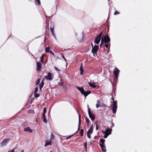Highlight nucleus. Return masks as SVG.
Here are the masks:
<instances>
[{
  "mask_svg": "<svg viewBox=\"0 0 152 152\" xmlns=\"http://www.w3.org/2000/svg\"><path fill=\"white\" fill-rule=\"evenodd\" d=\"M54 27V26H53L52 27H51V26L50 27V31L51 32L52 34H53V30Z\"/></svg>",
  "mask_w": 152,
  "mask_h": 152,
  "instance_id": "obj_24",
  "label": "nucleus"
},
{
  "mask_svg": "<svg viewBox=\"0 0 152 152\" xmlns=\"http://www.w3.org/2000/svg\"><path fill=\"white\" fill-rule=\"evenodd\" d=\"M35 4L38 6L40 4V2L39 0H36L35 1Z\"/></svg>",
  "mask_w": 152,
  "mask_h": 152,
  "instance_id": "obj_20",
  "label": "nucleus"
},
{
  "mask_svg": "<svg viewBox=\"0 0 152 152\" xmlns=\"http://www.w3.org/2000/svg\"><path fill=\"white\" fill-rule=\"evenodd\" d=\"M31 110H29L28 111V113H31Z\"/></svg>",
  "mask_w": 152,
  "mask_h": 152,
  "instance_id": "obj_50",
  "label": "nucleus"
},
{
  "mask_svg": "<svg viewBox=\"0 0 152 152\" xmlns=\"http://www.w3.org/2000/svg\"><path fill=\"white\" fill-rule=\"evenodd\" d=\"M52 35H53V36L54 37V34H53H53H52Z\"/></svg>",
  "mask_w": 152,
  "mask_h": 152,
  "instance_id": "obj_53",
  "label": "nucleus"
},
{
  "mask_svg": "<svg viewBox=\"0 0 152 152\" xmlns=\"http://www.w3.org/2000/svg\"><path fill=\"white\" fill-rule=\"evenodd\" d=\"M103 39H101V43L100 44V47H101V46H102V43H103Z\"/></svg>",
  "mask_w": 152,
  "mask_h": 152,
  "instance_id": "obj_43",
  "label": "nucleus"
},
{
  "mask_svg": "<svg viewBox=\"0 0 152 152\" xmlns=\"http://www.w3.org/2000/svg\"><path fill=\"white\" fill-rule=\"evenodd\" d=\"M73 135H71V136H70L67 137L66 138V140H68L69 138H70L71 137L73 136Z\"/></svg>",
  "mask_w": 152,
  "mask_h": 152,
  "instance_id": "obj_39",
  "label": "nucleus"
},
{
  "mask_svg": "<svg viewBox=\"0 0 152 152\" xmlns=\"http://www.w3.org/2000/svg\"><path fill=\"white\" fill-rule=\"evenodd\" d=\"M98 129V127L97 126L96 124V130H97Z\"/></svg>",
  "mask_w": 152,
  "mask_h": 152,
  "instance_id": "obj_47",
  "label": "nucleus"
},
{
  "mask_svg": "<svg viewBox=\"0 0 152 152\" xmlns=\"http://www.w3.org/2000/svg\"><path fill=\"white\" fill-rule=\"evenodd\" d=\"M45 143L44 146L45 147L49 145H52V141H51V140H45Z\"/></svg>",
  "mask_w": 152,
  "mask_h": 152,
  "instance_id": "obj_8",
  "label": "nucleus"
},
{
  "mask_svg": "<svg viewBox=\"0 0 152 152\" xmlns=\"http://www.w3.org/2000/svg\"><path fill=\"white\" fill-rule=\"evenodd\" d=\"M9 139H6L3 140L1 143V147H3L6 145L9 141Z\"/></svg>",
  "mask_w": 152,
  "mask_h": 152,
  "instance_id": "obj_7",
  "label": "nucleus"
},
{
  "mask_svg": "<svg viewBox=\"0 0 152 152\" xmlns=\"http://www.w3.org/2000/svg\"><path fill=\"white\" fill-rule=\"evenodd\" d=\"M83 129H81V130L80 131V133H83Z\"/></svg>",
  "mask_w": 152,
  "mask_h": 152,
  "instance_id": "obj_46",
  "label": "nucleus"
},
{
  "mask_svg": "<svg viewBox=\"0 0 152 152\" xmlns=\"http://www.w3.org/2000/svg\"><path fill=\"white\" fill-rule=\"evenodd\" d=\"M83 70H81L80 71V74L81 75H82L83 74Z\"/></svg>",
  "mask_w": 152,
  "mask_h": 152,
  "instance_id": "obj_42",
  "label": "nucleus"
},
{
  "mask_svg": "<svg viewBox=\"0 0 152 152\" xmlns=\"http://www.w3.org/2000/svg\"><path fill=\"white\" fill-rule=\"evenodd\" d=\"M49 53L50 54H52L53 56H54V54L53 52L51 50H50V51Z\"/></svg>",
  "mask_w": 152,
  "mask_h": 152,
  "instance_id": "obj_40",
  "label": "nucleus"
},
{
  "mask_svg": "<svg viewBox=\"0 0 152 152\" xmlns=\"http://www.w3.org/2000/svg\"><path fill=\"white\" fill-rule=\"evenodd\" d=\"M61 57L62 58H63L64 60L66 61V59L65 58L64 56V55H63V54H61Z\"/></svg>",
  "mask_w": 152,
  "mask_h": 152,
  "instance_id": "obj_30",
  "label": "nucleus"
},
{
  "mask_svg": "<svg viewBox=\"0 0 152 152\" xmlns=\"http://www.w3.org/2000/svg\"><path fill=\"white\" fill-rule=\"evenodd\" d=\"M101 40V38L97 37L94 39V42L97 44H98L99 43Z\"/></svg>",
  "mask_w": 152,
  "mask_h": 152,
  "instance_id": "obj_12",
  "label": "nucleus"
},
{
  "mask_svg": "<svg viewBox=\"0 0 152 152\" xmlns=\"http://www.w3.org/2000/svg\"><path fill=\"white\" fill-rule=\"evenodd\" d=\"M50 47H48V48H46L45 49V51L47 53H49L50 52Z\"/></svg>",
  "mask_w": 152,
  "mask_h": 152,
  "instance_id": "obj_23",
  "label": "nucleus"
},
{
  "mask_svg": "<svg viewBox=\"0 0 152 152\" xmlns=\"http://www.w3.org/2000/svg\"><path fill=\"white\" fill-rule=\"evenodd\" d=\"M8 152H15V149H12L11 151H8Z\"/></svg>",
  "mask_w": 152,
  "mask_h": 152,
  "instance_id": "obj_41",
  "label": "nucleus"
},
{
  "mask_svg": "<svg viewBox=\"0 0 152 152\" xmlns=\"http://www.w3.org/2000/svg\"><path fill=\"white\" fill-rule=\"evenodd\" d=\"M112 99L113 102L112 107L113 113L115 114L116 113L117 108V102L116 101H115L113 97H112Z\"/></svg>",
  "mask_w": 152,
  "mask_h": 152,
  "instance_id": "obj_2",
  "label": "nucleus"
},
{
  "mask_svg": "<svg viewBox=\"0 0 152 152\" xmlns=\"http://www.w3.org/2000/svg\"><path fill=\"white\" fill-rule=\"evenodd\" d=\"M100 145L102 151L104 152H105L106 151V149L104 145L103 144H100Z\"/></svg>",
  "mask_w": 152,
  "mask_h": 152,
  "instance_id": "obj_15",
  "label": "nucleus"
},
{
  "mask_svg": "<svg viewBox=\"0 0 152 152\" xmlns=\"http://www.w3.org/2000/svg\"><path fill=\"white\" fill-rule=\"evenodd\" d=\"M24 130L25 131L28 132L30 133L32 132V130L29 127H25L24 129Z\"/></svg>",
  "mask_w": 152,
  "mask_h": 152,
  "instance_id": "obj_14",
  "label": "nucleus"
},
{
  "mask_svg": "<svg viewBox=\"0 0 152 152\" xmlns=\"http://www.w3.org/2000/svg\"><path fill=\"white\" fill-rule=\"evenodd\" d=\"M98 48V45H96L94 46V48H92V52L94 55V53H96L97 52Z\"/></svg>",
  "mask_w": 152,
  "mask_h": 152,
  "instance_id": "obj_6",
  "label": "nucleus"
},
{
  "mask_svg": "<svg viewBox=\"0 0 152 152\" xmlns=\"http://www.w3.org/2000/svg\"><path fill=\"white\" fill-rule=\"evenodd\" d=\"M43 114H45V113H46V108L45 107L44 109H43Z\"/></svg>",
  "mask_w": 152,
  "mask_h": 152,
  "instance_id": "obj_36",
  "label": "nucleus"
},
{
  "mask_svg": "<svg viewBox=\"0 0 152 152\" xmlns=\"http://www.w3.org/2000/svg\"><path fill=\"white\" fill-rule=\"evenodd\" d=\"M39 82H40L39 79H38L36 82V85L38 84L39 83Z\"/></svg>",
  "mask_w": 152,
  "mask_h": 152,
  "instance_id": "obj_35",
  "label": "nucleus"
},
{
  "mask_svg": "<svg viewBox=\"0 0 152 152\" xmlns=\"http://www.w3.org/2000/svg\"><path fill=\"white\" fill-rule=\"evenodd\" d=\"M101 103L99 100L97 101V103L96 104V107L97 108H98L99 107H100L101 105Z\"/></svg>",
  "mask_w": 152,
  "mask_h": 152,
  "instance_id": "obj_19",
  "label": "nucleus"
},
{
  "mask_svg": "<svg viewBox=\"0 0 152 152\" xmlns=\"http://www.w3.org/2000/svg\"><path fill=\"white\" fill-rule=\"evenodd\" d=\"M50 24H51V25H50V26L52 27L53 26H54V25L52 23H50Z\"/></svg>",
  "mask_w": 152,
  "mask_h": 152,
  "instance_id": "obj_49",
  "label": "nucleus"
},
{
  "mask_svg": "<svg viewBox=\"0 0 152 152\" xmlns=\"http://www.w3.org/2000/svg\"><path fill=\"white\" fill-rule=\"evenodd\" d=\"M105 134V135L104 136V137L105 138H106L108 136L109 134Z\"/></svg>",
  "mask_w": 152,
  "mask_h": 152,
  "instance_id": "obj_32",
  "label": "nucleus"
},
{
  "mask_svg": "<svg viewBox=\"0 0 152 152\" xmlns=\"http://www.w3.org/2000/svg\"><path fill=\"white\" fill-rule=\"evenodd\" d=\"M94 126L95 124H94V125L93 124H92L91 125L89 130L88 131L87 133H92L93 132L94 127Z\"/></svg>",
  "mask_w": 152,
  "mask_h": 152,
  "instance_id": "obj_13",
  "label": "nucleus"
},
{
  "mask_svg": "<svg viewBox=\"0 0 152 152\" xmlns=\"http://www.w3.org/2000/svg\"><path fill=\"white\" fill-rule=\"evenodd\" d=\"M44 79H43L42 80L41 83L39 85V89L40 90H41V89L42 88V87H43V85H44Z\"/></svg>",
  "mask_w": 152,
  "mask_h": 152,
  "instance_id": "obj_17",
  "label": "nucleus"
},
{
  "mask_svg": "<svg viewBox=\"0 0 152 152\" xmlns=\"http://www.w3.org/2000/svg\"><path fill=\"white\" fill-rule=\"evenodd\" d=\"M42 118L43 119V121L45 123H47V121L46 118L45 114H43L42 115Z\"/></svg>",
  "mask_w": 152,
  "mask_h": 152,
  "instance_id": "obj_16",
  "label": "nucleus"
},
{
  "mask_svg": "<svg viewBox=\"0 0 152 152\" xmlns=\"http://www.w3.org/2000/svg\"><path fill=\"white\" fill-rule=\"evenodd\" d=\"M21 152H24V151L23 150H22Z\"/></svg>",
  "mask_w": 152,
  "mask_h": 152,
  "instance_id": "obj_54",
  "label": "nucleus"
},
{
  "mask_svg": "<svg viewBox=\"0 0 152 152\" xmlns=\"http://www.w3.org/2000/svg\"><path fill=\"white\" fill-rule=\"evenodd\" d=\"M54 68L55 69H56V70H57L58 71H60V70L59 69H58L57 67H56V66H55L54 67Z\"/></svg>",
  "mask_w": 152,
  "mask_h": 152,
  "instance_id": "obj_44",
  "label": "nucleus"
},
{
  "mask_svg": "<svg viewBox=\"0 0 152 152\" xmlns=\"http://www.w3.org/2000/svg\"><path fill=\"white\" fill-rule=\"evenodd\" d=\"M50 152H52V151H50Z\"/></svg>",
  "mask_w": 152,
  "mask_h": 152,
  "instance_id": "obj_57",
  "label": "nucleus"
},
{
  "mask_svg": "<svg viewBox=\"0 0 152 152\" xmlns=\"http://www.w3.org/2000/svg\"><path fill=\"white\" fill-rule=\"evenodd\" d=\"M105 46L107 48H108V44H106L105 45Z\"/></svg>",
  "mask_w": 152,
  "mask_h": 152,
  "instance_id": "obj_48",
  "label": "nucleus"
},
{
  "mask_svg": "<svg viewBox=\"0 0 152 152\" xmlns=\"http://www.w3.org/2000/svg\"><path fill=\"white\" fill-rule=\"evenodd\" d=\"M112 124L113 126L114 125V124L113 123H112Z\"/></svg>",
  "mask_w": 152,
  "mask_h": 152,
  "instance_id": "obj_56",
  "label": "nucleus"
},
{
  "mask_svg": "<svg viewBox=\"0 0 152 152\" xmlns=\"http://www.w3.org/2000/svg\"><path fill=\"white\" fill-rule=\"evenodd\" d=\"M80 135L82 136H83V134H80Z\"/></svg>",
  "mask_w": 152,
  "mask_h": 152,
  "instance_id": "obj_51",
  "label": "nucleus"
},
{
  "mask_svg": "<svg viewBox=\"0 0 152 152\" xmlns=\"http://www.w3.org/2000/svg\"><path fill=\"white\" fill-rule=\"evenodd\" d=\"M77 89L79 90L80 93L83 95H84L85 96H87L89 94L91 93V91H85L83 88L79 87H77Z\"/></svg>",
  "mask_w": 152,
  "mask_h": 152,
  "instance_id": "obj_1",
  "label": "nucleus"
},
{
  "mask_svg": "<svg viewBox=\"0 0 152 152\" xmlns=\"http://www.w3.org/2000/svg\"><path fill=\"white\" fill-rule=\"evenodd\" d=\"M105 106H106V105H105V104H102L100 107H105Z\"/></svg>",
  "mask_w": 152,
  "mask_h": 152,
  "instance_id": "obj_37",
  "label": "nucleus"
},
{
  "mask_svg": "<svg viewBox=\"0 0 152 152\" xmlns=\"http://www.w3.org/2000/svg\"><path fill=\"white\" fill-rule=\"evenodd\" d=\"M102 39L103 41L105 43H107L109 42L110 41V39L109 37L108 36L105 35V36H103Z\"/></svg>",
  "mask_w": 152,
  "mask_h": 152,
  "instance_id": "obj_5",
  "label": "nucleus"
},
{
  "mask_svg": "<svg viewBox=\"0 0 152 152\" xmlns=\"http://www.w3.org/2000/svg\"><path fill=\"white\" fill-rule=\"evenodd\" d=\"M119 14V12L117 11H115V13H114V15H116Z\"/></svg>",
  "mask_w": 152,
  "mask_h": 152,
  "instance_id": "obj_38",
  "label": "nucleus"
},
{
  "mask_svg": "<svg viewBox=\"0 0 152 152\" xmlns=\"http://www.w3.org/2000/svg\"><path fill=\"white\" fill-rule=\"evenodd\" d=\"M41 64L40 62H37V71H39L41 70Z\"/></svg>",
  "mask_w": 152,
  "mask_h": 152,
  "instance_id": "obj_9",
  "label": "nucleus"
},
{
  "mask_svg": "<svg viewBox=\"0 0 152 152\" xmlns=\"http://www.w3.org/2000/svg\"><path fill=\"white\" fill-rule=\"evenodd\" d=\"M54 75L53 73L49 72L47 75L45 76L44 78L48 80H52L53 78Z\"/></svg>",
  "mask_w": 152,
  "mask_h": 152,
  "instance_id": "obj_3",
  "label": "nucleus"
},
{
  "mask_svg": "<svg viewBox=\"0 0 152 152\" xmlns=\"http://www.w3.org/2000/svg\"><path fill=\"white\" fill-rule=\"evenodd\" d=\"M88 84L90 86L93 88H96L97 89L99 87L98 86L96 85H94V82H93L92 83H91L90 82H88Z\"/></svg>",
  "mask_w": 152,
  "mask_h": 152,
  "instance_id": "obj_10",
  "label": "nucleus"
},
{
  "mask_svg": "<svg viewBox=\"0 0 152 152\" xmlns=\"http://www.w3.org/2000/svg\"><path fill=\"white\" fill-rule=\"evenodd\" d=\"M100 141L102 143V144H104V142H105V140L104 139H100Z\"/></svg>",
  "mask_w": 152,
  "mask_h": 152,
  "instance_id": "obj_25",
  "label": "nucleus"
},
{
  "mask_svg": "<svg viewBox=\"0 0 152 152\" xmlns=\"http://www.w3.org/2000/svg\"><path fill=\"white\" fill-rule=\"evenodd\" d=\"M83 66H82V65L81 64V66L80 67V71H81V70H83Z\"/></svg>",
  "mask_w": 152,
  "mask_h": 152,
  "instance_id": "obj_45",
  "label": "nucleus"
},
{
  "mask_svg": "<svg viewBox=\"0 0 152 152\" xmlns=\"http://www.w3.org/2000/svg\"><path fill=\"white\" fill-rule=\"evenodd\" d=\"M44 54H42L41 57L40 58L41 61L42 63L43 62L44 57Z\"/></svg>",
  "mask_w": 152,
  "mask_h": 152,
  "instance_id": "obj_22",
  "label": "nucleus"
},
{
  "mask_svg": "<svg viewBox=\"0 0 152 152\" xmlns=\"http://www.w3.org/2000/svg\"><path fill=\"white\" fill-rule=\"evenodd\" d=\"M91 45H92V48H94V47L93 46V45L92 44H91Z\"/></svg>",
  "mask_w": 152,
  "mask_h": 152,
  "instance_id": "obj_52",
  "label": "nucleus"
},
{
  "mask_svg": "<svg viewBox=\"0 0 152 152\" xmlns=\"http://www.w3.org/2000/svg\"><path fill=\"white\" fill-rule=\"evenodd\" d=\"M102 31L99 34V35L98 36H97V37H99L100 38H101V36H102Z\"/></svg>",
  "mask_w": 152,
  "mask_h": 152,
  "instance_id": "obj_31",
  "label": "nucleus"
},
{
  "mask_svg": "<svg viewBox=\"0 0 152 152\" xmlns=\"http://www.w3.org/2000/svg\"><path fill=\"white\" fill-rule=\"evenodd\" d=\"M86 123H87L88 124V125L89 123V120L88 119V118H86Z\"/></svg>",
  "mask_w": 152,
  "mask_h": 152,
  "instance_id": "obj_33",
  "label": "nucleus"
},
{
  "mask_svg": "<svg viewBox=\"0 0 152 152\" xmlns=\"http://www.w3.org/2000/svg\"><path fill=\"white\" fill-rule=\"evenodd\" d=\"M38 91V88L37 87H36L35 88L34 91V93H37Z\"/></svg>",
  "mask_w": 152,
  "mask_h": 152,
  "instance_id": "obj_29",
  "label": "nucleus"
},
{
  "mask_svg": "<svg viewBox=\"0 0 152 152\" xmlns=\"http://www.w3.org/2000/svg\"><path fill=\"white\" fill-rule=\"evenodd\" d=\"M34 96H35V97L37 98V97H38L39 96V94H37V93H34Z\"/></svg>",
  "mask_w": 152,
  "mask_h": 152,
  "instance_id": "obj_28",
  "label": "nucleus"
},
{
  "mask_svg": "<svg viewBox=\"0 0 152 152\" xmlns=\"http://www.w3.org/2000/svg\"><path fill=\"white\" fill-rule=\"evenodd\" d=\"M54 136L52 134H51L50 136V140H51V141H52L54 139Z\"/></svg>",
  "mask_w": 152,
  "mask_h": 152,
  "instance_id": "obj_21",
  "label": "nucleus"
},
{
  "mask_svg": "<svg viewBox=\"0 0 152 152\" xmlns=\"http://www.w3.org/2000/svg\"><path fill=\"white\" fill-rule=\"evenodd\" d=\"M88 114L90 118L92 121H93L95 119V116L94 114L92 113L91 112L90 109L89 107L88 108Z\"/></svg>",
  "mask_w": 152,
  "mask_h": 152,
  "instance_id": "obj_4",
  "label": "nucleus"
},
{
  "mask_svg": "<svg viewBox=\"0 0 152 152\" xmlns=\"http://www.w3.org/2000/svg\"><path fill=\"white\" fill-rule=\"evenodd\" d=\"M81 118L80 116V115H79V125L80 126V125Z\"/></svg>",
  "mask_w": 152,
  "mask_h": 152,
  "instance_id": "obj_26",
  "label": "nucleus"
},
{
  "mask_svg": "<svg viewBox=\"0 0 152 152\" xmlns=\"http://www.w3.org/2000/svg\"><path fill=\"white\" fill-rule=\"evenodd\" d=\"M112 131V129H108L106 130L104 132L103 131H102V132H103L104 133H111Z\"/></svg>",
  "mask_w": 152,
  "mask_h": 152,
  "instance_id": "obj_18",
  "label": "nucleus"
},
{
  "mask_svg": "<svg viewBox=\"0 0 152 152\" xmlns=\"http://www.w3.org/2000/svg\"><path fill=\"white\" fill-rule=\"evenodd\" d=\"M84 145L85 147V148L86 149V151L87 150V143L86 142H84Z\"/></svg>",
  "mask_w": 152,
  "mask_h": 152,
  "instance_id": "obj_27",
  "label": "nucleus"
},
{
  "mask_svg": "<svg viewBox=\"0 0 152 152\" xmlns=\"http://www.w3.org/2000/svg\"><path fill=\"white\" fill-rule=\"evenodd\" d=\"M77 131H78V130H77V131L75 132V133H77Z\"/></svg>",
  "mask_w": 152,
  "mask_h": 152,
  "instance_id": "obj_55",
  "label": "nucleus"
},
{
  "mask_svg": "<svg viewBox=\"0 0 152 152\" xmlns=\"http://www.w3.org/2000/svg\"><path fill=\"white\" fill-rule=\"evenodd\" d=\"M119 72V70L117 68H116L115 70L114 71H113L115 77L116 79H117L118 77V73Z\"/></svg>",
  "mask_w": 152,
  "mask_h": 152,
  "instance_id": "obj_11",
  "label": "nucleus"
},
{
  "mask_svg": "<svg viewBox=\"0 0 152 152\" xmlns=\"http://www.w3.org/2000/svg\"><path fill=\"white\" fill-rule=\"evenodd\" d=\"M91 134H87V135L89 139H90L91 138Z\"/></svg>",
  "mask_w": 152,
  "mask_h": 152,
  "instance_id": "obj_34",
  "label": "nucleus"
}]
</instances>
